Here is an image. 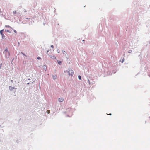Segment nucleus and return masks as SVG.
Listing matches in <instances>:
<instances>
[{
    "label": "nucleus",
    "instance_id": "nucleus-1",
    "mask_svg": "<svg viewBox=\"0 0 150 150\" xmlns=\"http://www.w3.org/2000/svg\"><path fill=\"white\" fill-rule=\"evenodd\" d=\"M3 53L5 55V57L6 58H9L10 55V52L8 50V49L7 48H6L3 52Z\"/></svg>",
    "mask_w": 150,
    "mask_h": 150
},
{
    "label": "nucleus",
    "instance_id": "nucleus-2",
    "mask_svg": "<svg viewBox=\"0 0 150 150\" xmlns=\"http://www.w3.org/2000/svg\"><path fill=\"white\" fill-rule=\"evenodd\" d=\"M67 112H70L71 114H72V112L71 110V108H67Z\"/></svg>",
    "mask_w": 150,
    "mask_h": 150
},
{
    "label": "nucleus",
    "instance_id": "nucleus-3",
    "mask_svg": "<svg viewBox=\"0 0 150 150\" xmlns=\"http://www.w3.org/2000/svg\"><path fill=\"white\" fill-rule=\"evenodd\" d=\"M88 82L89 83V85H93V84H94V82H91L90 80L88 79Z\"/></svg>",
    "mask_w": 150,
    "mask_h": 150
},
{
    "label": "nucleus",
    "instance_id": "nucleus-4",
    "mask_svg": "<svg viewBox=\"0 0 150 150\" xmlns=\"http://www.w3.org/2000/svg\"><path fill=\"white\" fill-rule=\"evenodd\" d=\"M49 56L51 59H52L53 60L56 59V57L54 55L52 56V55H50Z\"/></svg>",
    "mask_w": 150,
    "mask_h": 150
},
{
    "label": "nucleus",
    "instance_id": "nucleus-5",
    "mask_svg": "<svg viewBox=\"0 0 150 150\" xmlns=\"http://www.w3.org/2000/svg\"><path fill=\"white\" fill-rule=\"evenodd\" d=\"M64 99L63 98H60L58 99V101L59 102H62L63 101Z\"/></svg>",
    "mask_w": 150,
    "mask_h": 150
},
{
    "label": "nucleus",
    "instance_id": "nucleus-6",
    "mask_svg": "<svg viewBox=\"0 0 150 150\" xmlns=\"http://www.w3.org/2000/svg\"><path fill=\"white\" fill-rule=\"evenodd\" d=\"M74 73V72H70V73L69 74V76H71V77L72 76Z\"/></svg>",
    "mask_w": 150,
    "mask_h": 150
},
{
    "label": "nucleus",
    "instance_id": "nucleus-7",
    "mask_svg": "<svg viewBox=\"0 0 150 150\" xmlns=\"http://www.w3.org/2000/svg\"><path fill=\"white\" fill-rule=\"evenodd\" d=\"M14 89H16V88L14 87H12L11 86H10L9 87V89L11 91H12Z\"/></svg>",
    "mask_w": 150,
    "mask_h": 150
},
{
    "label": "nucleus",
    "instance_id": "nucleus-8",
    "mask_svg": "<svg viewBox=\"0 0 150 150\" xmlns=\"http://www.w3.org/2000/svg\"><path fill=\"white\" fill-rule=\"evenodd\" d=\"M43 68L46 71L47 69L46 65H44L43 66Z\"/></svg>",
    "mask_w": 150,
    "mask_h": 150
},
{
    "label": "nucleus",
    "instance_id": "nucleus-9",
    "mask_svg": "<svg viewBox=\"0 0 150 150\" xmlns=\"http://www.w3.org/2000/svg\"><path fill=\"white\" fill-rule=\"evenodd\" d=\"M52 76L53 77V79L54 80H55V79H57V76L56 75H54H54H52Z\"/></svg>",
    "mask_w": 150,
    "mask_h": 150
},
{
    "label": "nucleus",
    "instance_id": "nucleus-10",
    "mask_svg": "<svg viewBox=\"0 0 150 150\" xmlns=\"http://www.w3.org/2000/svg\"><path fill=\"white\" fill-rule=\"evenodd\" d=\"M4 29H3L2 30H1L0 31V34H1V35H2V34H3V31H4Z\"/></svg>",
    "mask_w": 150,
    "mask_h": 150
},
{
    "label": "nucleus",
    "instance_id": "nucleus-11",
    "mask_svg": "<svg viewBox=\"0 0 150 150\" xmlns=\"http://www.w3.org/2000/svg\"><path fill=\"white\" fill-rule=\"evenodd\" d=\"M57 62H58V64L60 65H61V63H62V62L61 61H59V60H57Z\"/></svg>",
    "mask_w": 150,
    "mask_h": 150
},
{
    "label": "nucleus",
    "instance_id": "nucleus-12",
    "mask_svg": "<svg viewBox=\"0 0 150 150\" xmlns=\"http://www.w3.org/2000/svg\"><path fill=\"white\" fill-rule=\"evenodd\" d=\"M13 14H19V13H17L16 12V11H13Z\"/></svg>",
    "mask_w": 150,
    "mask_h": 150
},
{
    "label": "nucleus",
    "instance_id": "nucleus-13",
    "mask_svg": "<svg viewBox=\"0 0 150 150\" xmlns=\"http://www.w3.org/2000/svg\"><path fill=\"white\" fill-rule=\"evenodd\" d=\"M68 71L70 72H74L72 70L71 68H70L68 69Z\"/></svg>",
    "mask_w": 150,
    "mask_h": 150
},
{
    "label": "nucleus",
    "instance_id": "nucleus-14",
    "mask_svg": "<svg viewBox=\"0 0 150 150\" xmlns=\"http://www.w3.org/2000/svg\"><path fill=\"white\" fill-rule=\"evenodd\" d=\"M5 27L6 28H12L11 27H10L9 25H5Z\"/></svg>",
    "mask_w": 150,
    "mask_h": 150
},
{
    "label": "nucleus",
    "instance_id": "nucleus-15",
    "mask_svg": "<svg viewBox=\"0 0 150 150\" xmlns=\"http://www.w3.org/2000/svg\"><path fill=\"white\" fill-rule=\"evenodd\" d=\"M62 52L63 53V54H66V52H65V51H64V50H62Z\"/></svg>",
    "mask_w": 150,
    "mask_h": 150
},
{
    "label": "nucleus",
    "instance_id": "nucleus-16",
    "mask_svg": "<svg viewBox=\"0 0 150 150\" xmlns=\"http://www.w3.org/2000/svg\"><path fill=\"white\" fill-rule=\"evenodd\" d=\"M5 32H9L10 33H11V31H10L9 30H5Z\"/></svg>",
    "mask_w": 150,
    "mask_h": 150
},
{
    "label": "nucleus",
    "instance_id": "nucleus-17",
    "mask_svg": "<svg viewBox=\"0 0 150 150\" xmlns=\"http://www.w3.org/2000/svg\"><path fill=\"white\" fill-rule=\"evenodd\" d=\"M64 72L65 73H68V74H69V73H70V71H69L68 70H68L65 71Z\"/></svg>",
    "mask_w": 150,
    "mask_h": 150
},
{
    "label": "nucleus",
    "instance_id": "nucleus-18",
    "mask_svg": "<svg viewBox=\"0 0 150 150\" xmlns=\"http://www.w3.org/2000/svg\"><path fill=\"white\" fill-rule=\"evenodd\" d=\"M1 35V37H2V39H4V38L5 37V35H4V34H2V35Z\"/></svg>",
    "mask_w": 150,
    "mask_h": 150
},
{
    "label": "nucleus",
    "instance_id": "nucleus-19",
    "mask_svg": "<svg viewBox=\"0 0 150 150\" xmlns=\"http://www.w3.org/2000/svg\"><path fill=\"white\" fill-rule=\"evenodd\" d=\"M81 76H80V75H79L78 76V78L79 79L81 80Z\"/></svg>",
    "mask_w": 150,
    "mask_h": 150
},
{
    "label": "nucleus",
    "instance_id": "nucleus-20",
    "mask_svg": "<svg viewBox=\"0 0 150 150\" xmlns=\"http://www.w3.org/2000/svg\"><path fill=\"white\" fill-rule=\"evenodd\" d=\"M21 54L23 55H24L25 57H27L26 55L25 54H24L23 52H21Z\"/></svg>",
    "mask_w": 150,
    "mask_h": 150
},
{
    "label": "nucleus",
    "instance_id": "nucleus-21",
    "mask_svg": "<svg viewBox=\"0 0 150 150\" xmlns=\"http://www.w3.org/2000/svg\"><path fill=\"white\" fill-rule=\"evenodd\" d=\"M132 50H130L128 51V52L129 53H132Z\"/></svg>",
    "mask_w": 150,
    "mask_h": 150
},
{
    "label": "nucleus",
    "instance_id": "nucleus-22",
    "mask_svg": "<svg viewBox=\"0 0 150 150\" xmlns=\"http://www.w3.org/2000/svg\"><path fill=\"white\" fill-rule=\"evenodd\" d=\"M47 113H49L50 112V111L49 110H47Z\"/></svg>",
    "mask_w": 150,
    "mask_h": 150
},
{
    "label": "nucleus",
    "instance_id": "nucleus-23",
    "mask_svg": "<svg viewBox=\"0 0 150 150\" xmlns=\"http://www.w3.org/2000/svg\"><path fill=\"white\" fill-rule=\"evenodd\" d=\"M37 59L38 60H40V59H41V58L39 57H38Z\"/></svg>",
    "mask_w": 150,
    "mask_h": 150
},
{
    "label": "nucleus",
    "instance_id": "nucleus-24",
    "mask_svg": "<svg viewBox=\"0 0 150 150\" xmlns=\"http://www.w3.org/2000/svg\"><path fill=\"white\" fill-rule=\"evenodd\" d=\"M57 49V52H58V53H59V52H60V51H59V50L58 49Z\"/></svg>",
    "mask_w": 150,
    "mask_h": 150
},
{
    "label": "nucleus",
    "instance_id": "nucleus-25",
    "mask_svg": "<svg viewBox=\"0 0 150 150\" xmlns=\"http://www.w3.org/2000/svg\"><path fill=\"white\" fill-rule=\"evenodd\" d=\"M51 47L52 48H54V46L53 45H51Z\"/></svg>",
    "mask_w": 150,
    "mask_h": 150
},
{
    "label": "nucleus",
    "instance_id": "nucleus-26",
    "mask_svg": "<svg viewBox=\"0 0 150 150\" xmlns=\"http://www.w3.org/2000/svg\"><path fill=\"white\" fill-rule=\"evenodd\" d=\"M124 59H123L122 61V63H123L124 61Z\"/></svg>",
    "mask_w": 150,
    "mask_h": 150
},
{
    "label": "nucleus",
    "instance_id": "nucleus-27",
    "mask_svg": "<svg viewBox=\"0 0 150 150\" xmlns=\"http://www.w3.org/2000/svg\"><path fill=\"white\" fill-rule=\"evenodd\" d=\"M13 31H14V32L15 33H17V31H16V30H13Z\"/></svg>",
    "mask_w": 150,
    "mask_h": 150
},
{
    "label": "nucleus",
    "instance_id": "nucleus-28",
    "mask_svg": "<svg viewBox=\"0 0 150 150\" xmlns=\"http://www.w3.org/2000/svg\"><path fill=\"white\" fill-rule=\"evenodd\" d=\"M24 11L25 12H27V10L25 9H24Z\"/></svg>",
    "mask_w": 150,
    "mask_h": 150
},
{
    "label": "nucleus",
    "instance_id": "nucleus-29",
    "mask_svg": "<svg viewBox=\"0 0 150 150\" xmlns=\"http://www.w3.org/2000/svg\"><path fill=\"white\" fill-rule=\"evenodd\" d=\"M148 76L149 77H150V74L149 73V74H148Z\"/></svg>",
    "mask_w": 150,
    "mask_h": 150
},
{
    "label": "nucleus",
    "instance_id": "nucleus-30",
    "mask_svg": "<svg viewBox=\"0 0 150 150\" xmlns=\"http://www.w3.org/2000/svg\"><path fill=\"white\" fill-rule=\"evenodd\" d=\"M28 80H30V78H28Z\"/></svg>",
    "mask_w": 150,
    "mask_h": 150
},
{
    "label": "nucleus",
    "instance_id": "nucleus-31",
    "mask_svg": "<svg viewBox=\"0 0 150 150\" xmlns=\"http://www.w3.org/2000/svg\"><path fill=\"white\" fill-rule=\"evenodd\" d=\"M11 82L12 83H13V80H11Z\"/></svg>",
    "mask_w": 150,
    "mask_h": 150
},
{
    "label": "nucleus",
    "instance_id": "nucleus-32",
    "mask_svg": "<svg viewBox=\"0 0 150 150\" xmlns=\"http://www.w3.org/2000/svg\"><path fill=\"white\" fill-rule=\"evenodd\" d=\"M30 84V83H27V85H29Z\"/></svg>",
    "mask_w": 150,
    "mask_h": 150
},
{
    "label": "nucleus",
    "instance_id": "nucleus-33",
    "mask_svg": "<svg viewBox=\"0 0 150 150\" xmlns=\"http://www.w3.org/2000/svg\"><path fill=\"white\" fill-rule=\"evenodd\" d=\"M2 65V63L0 65V66H1V67Z\"/></svg>",
    "mask_w": 150,
    "mask_h": 150
},
{
    "label": "nucleus",
    "instance_id": "nucleus-34",
    "mask_svg": "<svg viewBox=\"0 0 150 150\" xmlns=\"http://www.w3.org/2000/svg\"><path fill=\"white\" fill-rule=\"evenodd\" d=\"M67 117H70V116H69V115H67Z\"/></svg>",
    "mask_w": 150,
    "mask_h": 150
},
{
    "label": "nucleus",
    "instance_id": "nucleus-35",
    "mask_svg": "<svg viewBox=\"0 0 150 150\" xmlns=\"http://www.w3.org/2000/svg\"><path fill=\"white\" fill-rule=\"evenodd\" d=\"M14 58H13L12 61V62H13V60H14Z\"/></svg>",
    "mask_w": 150,
    "mask_h": 150
},
{
    "label": "nucleus",
    "instance_id": "nucleus-36",
    "mask_svg": "<svg viewBox=\"0 0 150 150\" xmlns=\"http://www.w3.org/2000/svg\"><path fill=\"white\" fill-rule=\"evenodd\" d=\"M109 115H111V114L110 113L109 114Z\"/></svg>",
    "mask_w": 150,
    "mask_h": 150
},
{
    "label": "nucleus",
    "instance_id": "nucleus-37",
    "mask_svg": "<svg viewBox=\"0 0 150 150\" xmlns=\"http://www.w3.org/2000/svg\"><path fill=\"white\" fill-rule=\"evenodd\" d=\"M11 29L12 30H13H13H14L13 29V28H11Z\"/></svg>",
    "mask_w": 150,
    "mask_h": 150
},
{
    "label": "nucleus",
    "instance_id": "nucleus-38",
    "mask_svg": "<svg viewBox=\"0 0 150 150\" xmlns=\"http://www.w3.org/2000/svg\"><path fill=\"white\" fill-rule=\"evenodd\" d=\"M85 41V40H82V41H83H83Z\"/></svg>",
    "mask_w": 150,
    "mask_h": 150
},
{
    "label": "nucleus",
    "instance_id": "nucleus-39",
    "mask_svg": "<svg viewBox=\"0 0 150 150\" xmlns=\"http://www.w3.org/2000/svg\"><path fill=\"white\" fill-rule=\"evenodd\" d=\"M49 51V50H47V53Z\"/></svg>",
    "mask_w": 150,
    "mask_h": 150
},
{
    "label": "nucleus",
    "instance_id": "nucleus-40",
    "mask_svg": "<svg viewBox=\"0 0 150 150\" xmlns=\"http://www.w3.org/2000/svg\"><path fill=\"white\" fill-rule=\"evenodd\" d=\"M93 82H93H94V83H95V82H94V81H92V82Z\"/></svg>",
    "mask_w": 150,
    "mask_h": 150
},
{
    "label": "nucleus",
    "instance_id": "nucleus-41",
    "mask_svg": "<svg viewBox=\"0 0 150 150\" xmlns=\"http://www.w3.org/2000/svg\"><path fill=\"white\" fill-rule=\"evenodd\" d=\"M1 66H0V69H1Z\"/></svg>",
    "mask_w": 150,
    "mask_h": 150
}]
</instances>
